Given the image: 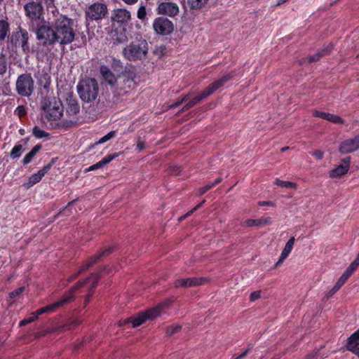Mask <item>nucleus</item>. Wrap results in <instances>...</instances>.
<instances>
[{"mask_svg":"<svg viewBox=\"0 0 359 359\" xmlns=\"http://www.w3.org/2000/svg\"><path fill=\"white\" fill-rule=\"evenodd\" d=\"M52 13L54 17L52 27L55 29L57 43L67 45L73 42L75 37L73 20L60 14L57 8H54Z\"/></svg>","mask_w":359,"mask_h":359,"instance_id":"1","label":"nucleus"},{"mask_svg":"<svg viewBox=\"0 0 359 359\" xmlns=\"http://www.w3.org/2000/svg\"><path fill=\"white\" fill-rule=\"evenodd\" d=\"M100 278L99 275L96 273H93L90 277L87 278L83 281H79L76 285L72 287L69 292L66 294L63 297H62L60 300L48 305L45 307L37 309L36 311L33 312L32 314H36V316H40L43 313H51L54 312L57 308L63 306L65 304H67L72 302L74 299L73 293L76 292L79 288L83 287L86 283H87L90 279H93L92 286L90 287V290L96 287L97 281Z\"/></svg>","mask_w":359,"mask_h":359,"instance_id":"2","label":"nucleus"},{"mask_svg":"<svg viewBox=\"0 0 359 359\" xmlns=\"http://www.w3.org/2000/svg\"><path fill=\"white\" fill-rule=\"evenodd\" d=\"M100 278L99 275L96 273H93L90 277L87 278L83 281H79L76 285L72 287L69 292L66 294L63 297H62L60 300L48 305L45 307L37 309L36 311L33 312L32 314H36V316H40L43 313H51L54 312L57 308L63 306L65 304H67L72 302L74 299L73 293L76 292L79 288L83 287L86 283H87L90 279H93L92 286L90 287V290L96 287L97 281Z\"/></svg>","mask_w":359,"mask_h":359,"instance_id":"3","label":"nucleus"},{"mask_svg":"<svg viewBox=\"0 0 359 359\" xmlns=\"http://www.w3.org/2000/svg\"><path fill=\"white\" fill-rule=\"evenodd\" d=\"M169 302L165 301L160 303L156 306L148 309L144 312H141L136 316H131L130 318L123 319L119 321V325L123 326L127 323H131L133 327H136L141 325L147 320H153L156 317L159 316L162 311L168 308Z\"/></svg>","mask_w":359,"mask_h":359,"instance_id":"4","label":"nucleus"},{"mask_svg":"<svg viewBox=\"0 0 359 359\" xmlns=\"http://www.w3.org/2000/svg\"><path fill=\"white\" fill-rule=\"evenodd\" d=\"M77 91L82 101L87 103L93 102L98 96V83L93 78L83 79L77 85Z\"/></svg>","mask_w":359,"mask_h":359,"instance_id":"5","label":"nucleus"},{"mask_svg":"<svg viewBox=\"0 0 359 359\" xmlns=\"http://www.w3.org/2000/svg\"><path fill=\"white\" fill-rule=\"evenodd\" d=\"M135 73L133 70L126 69L117 78L113 93L115 96L121 97L128 93L135 86Z\"/></svg>","mask_w":359,"mask_h":359,"instance_id":"6","label":"nucleus"},{"mask_svg":"<svg viewBox=\"0 0 359 359\" xmlns=\"http://www.w3.org/2000/svg\"><path fill=\"white\" fill-rule=\"evenodd\" d=\"M148 53V44L144 39L131 42L122 50L123 57L130 61L142 60Z\"/></svg>","mask_w":359,"mask_h":359,"instance_id":"7","label":"nucleus"},{"mask_svg":"<svg viewBox=\"0 0 359 359\" xmlns=\"http://www.w3.org/2000/svg\"><path fill=\"white\" fill-rule=\"evenodd\" d=\"M42 109L44 111V116L50 122L60 120L63 115L62 104L54 97L45 99Z\"/></svg>","mask_w":359,"mask_h":359,"instance_id":"8","label":"nucleus"},{"mask_svg":"<svg viewBox=\"0 0 359 359\" xmlns=\"http://www.w3.org/2000/svg\"><path fill=\"white\" fill-rule=\"evenodd\" d=\"M55 29L52 27V21L50 25H42L35 30L36 39L41 41L44 46H53L57 43Z\"/></svg>","mask_w":359,"mask_h":359,"instance_id":"9","label":"nucleus"},{"mask_svg":"<svg viewBox=\"0 0 359 359\" xmlns=\"http://www.w3.org/2000/svg\"><path fill=\"white\" fill-rule=\"evenodd\" d=\"M15 88L18 93L24 97H29L34 90V80L30 74L20 75L16 81Z\"/></svg>","mask_w":359,"mask_h":359,"instance_id":"10","label":"nucleus"},{"mask_svg":"<svg viewBox=\"0 0 359 359\" xmlns=\"http://www.w3.org/2000/svg\"><path fill=\"white\" fill-rule=\"evenodd\" d=\"M107 14V7L104 4L95 3L90 5L86 11V20L87 22L100 20Z\"/></svg>","mask_w":359,"mask_h":359,"instance_id":"11","label":"nucleus"},{"mask_svg":"<svg viewBox=\"0 0 359 359\" xmlns=\"http://www.w3.org/2000/svg\"><path fill=\"white\" fill-rule=\"evenodd\" d=\"M153 29L159 35L166 36L170 34L174 30V25L171 20L164 17L156 18L153 22Z\"/></svg>","mask_w":359,"mask_h":359,"instance_id":"12","label":"nucleus"},{"mask_svg":"<svg viewBox=\"0 0 359 359\" xmlns=\"http://www.w3.org/2000/svg\"><path fill=\"white\" fill-rule=\"evenodd\" d=\"M26 15L32 21H36L42 20L44 21L43 17V6L40 3L38 2H29L24 6Z\"/></svg>","mask_w":359,"mask_h":359,"instance_id":"13","label":"nucleus"},{"mask_svg":"<svg viewBox=\"0 0 359 359\" xmlns=\"http://www.w3.org/2000/svg\"><path fill=\"white\" fill-rule=\"evenodd\" d=\"M29 34L27 30L20 28L18 32L15 33L12 36V41L15 40V46H17L18 43L21 46L24 53H29L30 50L29 45L28 43L29 41Z\"/></svg>","mask_w":359,"mask_h":359,"instance_id":"14","label":"nucleus"},{"mask_svg":"<svg viewBox=\"0 0 359 359\" xmlns=\"http://www.w3.org/2000/svg\"><path fill=\"white\" fill-rule=\"evenodd\" d=\"M157 13L160 15L175 17L180 12L179 6L172 2H161L158 5Z\"/></svg>","mask_w":359,"mask_h":359,"instance_id":"15","label":"nucleus"},{"mask_svg":"<svg viewBox=\"0 0 359 359\" xmlns=\"http://www.w3.org/2000/svg\"><path fill=\"white\" fill-rule=\"evenodd\" d=\"M359 149V134L354 138L344 140L340 144L339 150L341 154H348Z\"/></svg>","mask_w":359,"mask_h":359,"instance_id":"16","label":"nucleus"},{"mask_svg":"<svg viewBox=\"0 0 359 359\" xmlns=\"http://www.w3.org/2000/svg\"><path fill=\"white\" fill-rule=\"evenodd\" d=\"M130 18V11L125 8L115 9L111 14V20L120 23L128 22Z\"/></svg>","mask_w":359,"mask_h":359,"instance_id":"17","label":"nucleus"},{"mask_svg":"<svg viewBox=\"0 0 359 359\" xmlns=\"http://www.w3.org/2000/svg\"><path fill=\"white\" fill-rule=\"evenodd\" d=\"M204 282H205V279L203 278L178 279L174 282V285L176 287H194V286L202 285Z\"/></svg>","mask_w":359,"mask_h":359,"instance_id":"18","label":"nucleus"},{"mask_svg":"<svg viewBox=\"0 0 359 359\" xmlns=\"http://www.w3.org/2000/svg\"><path fill=\"white\" fill-rule=\"evenodd\" d=\"M346 348L359 358V329L348 337Z\"/></svg>","mask_w":359,"mask_h":359,"instance_id":"19","label":"nucleus"},{"mask_svg":"<svg viewBox=\"0 0 359 359\" xmlns=\"http://www.w3.org/2000/svg\"><path fill=\"white\" fill-rule=\"evenodd\" d=\"M345 165H339L336 168L332 170L330 172V177L332 178L339 177L347 173L349 169L350 157L343 159Z\"/></svg>","mask_w":359,"mask_h":359,"instance_id":"20","label":"nucleus"},{"mask_svg":"<svg viewBox=\"0 0 359 359\" xmlns=\"http://www.w3.org/2000/svg\"><path fill=\"white\" fill-rule=\"evenodd\" d=\"M100 72L109 85L114 86L116 84L117 79L107 66L102 65L100 68Z\"/></svg>","mask_w":359,"mask_h":359,"instance_id":"21","label":"nucleus"},{"mask_svg":"<svg viewBox=\"0 0 359 359\" xmlns=\"http://www.w3.org/2000/svg\"><path fill=\"white\" fill-rule=\"evenodd\" d=\"M332 48H333V46L332 44L327 45L325 48L318 51L315 55H310V56L305 57L304 59V62L311 63L312 62H316V61L319 60L321 57L330 53Z\"/></svg>","mask_w":359,"mask_h":359,"instance_id":"22","label":"nucleus"},{"mask_svg":"<svg viewBox=\"0 0 359 359\" xmlns=\"http://www.w3.org/2000/svg\"><path fill=\"white\" fill-rule=\"evenodd\" d=\"M111 248H108L106 249H104L101 252H98L97 254L92 256L89 260L86 262V263L83 265L85 266V269L87 270L93 264H95L101 257L106 256L107 255L109 254L111 251Z\"/></svg>","mask_w":359,"mask_h":359,"instance_id":"23","label":"nucleus"},{"mask_svg":"<svg viewBox=\"0 0 359 359\" xmlns=\"http://www.w3.org/2000/svg\"><path fill=\"white\" fill-rule=\"evenodd\" d=\"M294 241H295L294 238L291 237L288 240V241L286 243L285 248L283 250V251L280 254V258L276 264L277 265L278 264L281 263L282 262H283L288 257V255H290V253L291 252V251L293 248Z\"/></svg>","mask_w":359,"mask_h":359,"instance_id":"24","label":"nucleus"},{"mask_svg":"<svg viewBox=\"0 0 359 359\" xmlns=\"http://www.w3.org/2000/svg\"><path fill=\"white\" fill-rule=\"evenodd\" d=\"M118 156V154H110L105 156L100 161L92 165L88 168L86 169L87 171H92L103 168L105 165L110 163L114 158Z\"/></svg>","mask_w":359,"mask_h":359,"instance_id":"25","label":"nucleus"},{"mask_svg":"<svg viewBox=\"0 0 359 359\" xmlns=\"http://www.w3.org/2000/svg\"><path fill=\"white\" fill-rule=\"evenodd\" d=\"M118 156V154H110L105 156L100 161L92 165L88 168L86 169L87 171H92L103 168L105 165L110 163L114 158Z\"/></svg>","mask_w":359,"mask_h":359,"instance_id":"26","label":"nucleus"},{"mask_svg":"<svg viewBox=\"0 0 359 359\" xmlns=\"http://www.w3.org/2000/svg\"><path fill=\"white\" fill-rule=\"evenodd\" d=\"M271 222V220L270 217H265L257 219H248L245 222V224L247 226H254L269 224Z\"/></svg>","mask_w":359,"mask_h":359,"instance_id":"27","label":"nucleus"},{"mask_svg":"<svg viewBox=\"0 0 359 359\" xmlns=\"http://www.w3.org/2000/svg\"><path fill=\"white\" fill-rule=\"evenodd\" d=\"M41 149V144H36L35 145L32 149L25 155V156L23 158V163L25 165H27L29 164L34 158V157L36 156V154H37V152H39L40 151V149Z\"/></svg>","mask_w":359,"mask_h":359,"instance_id":"28","label":"nucleus"},{"mask_svg":"<svg viewBox=\"0 0 359 359\" xmlns=\"http://www.w3.org/2000/svg\"><path fill=\"white\" fill-rule=\"evenodd\" d=\"M232 77H233V75L230 73L224 74L221 78L215 81L212 83V84H213L214 87L216 88V90H217L219 88L222 87L227 81H229L230 79H231Z\"/></svg>","mask_w":359,"mask_h":359,"instance_id":"29","label":"nucleus"},{"mask_svg":"<svg viewBox=\"0 0 359 359\" xmlns=\"http://www.w3.org/2000/svg\"><path fill=\"white\" fill-rule=\"evenodd\" d=\"M232 77H233V75L230 73L224 74L221 78L215 81L212 83V84H213L214 87L216 88V90H217L219 88L222 87L227 81H229L230 79H231Z\"/></svg>","mask_w":359,"mask_h":359,"instance_id":"30","label":"nucleus"},{"mask_svg":"<svg viewBox=\"0 0 359 359\" xmlns=\"http://www.w3.org/2000/svg\"><path fill=\"white\" fill-rule=\"evenodd\" d=\"M10 31L9 24L4 20H0V41H4Z\"/></svg>","mask_w":359,"mask_h":359,"instance_id":"31","label":"nucleus"},{"mask_svg":"<svg viewBox=\"0 0 359 359\" xmlns=\"http://www.w3.org/2000/svg\"><path fill=\"white\" fill-rule=\"evenodd\" d=\"M80 107L75 100H69L67 111L71 115H76L79 112Z\"/></svg>","mask_w":359,"mask_h":359,"instance_id":"32","label":"nucleus"},{"mask_svg":"<svg viewBox=\"0 0 359 359\" xmlns=\"http://www.w3.org/2000/svg\"><path fill=\"white\" fill-rule=\"evenodd\" d=\"M51 79L50 76L47 73H42L40 74V78L39 79V83L40 86H43V88L48 89L50 85Z\"/></svg>","mask_w":359,"mask_h":359,"instance_id":"33","label":"nucleus"},{"mask_svg":"<svg viewBox=\"0 0 359 359\" xmlns=\"http://www.w3.org/2000/svg\"><path fill=\"white\" fill-rule=\"evenodd\" d=\"M208 2V0H187V3L191 9H199Z\"/></svg>","mask_w":359,"mask_h":359,"instance_id":"34","label":"nucleus"},{"mask_svg":"<svg viewBox=\"0 0 359 359\" xmlns=\"http://www.w3.org/2000/svg\"><path fill=\"white\" fill-rule=\"evenodd\" d=\"M24 151L23 147L22 144H15L13 148L12 149L10 156L12 158H19L22 152Z\"/></svg>","mask_w":359,"mask_h":359,"instance_id":"35","label":"nucleus"},{"mask_svg":"<svg viewBox=\"0 0 359 359\" xmlns=\"http://www.w3.org/2000/svg\"><path fill=\"white\" fill-rule=\"evenodd\" d=\"M42 178L43 176L39 171L36 173L32 175L31 177L29 178L27 187L29 188L34 186L36 183L39 182Z\"/></svg>","mask_w":359,"mask_h":359,"instance_id":"36","label":"nucleus"},{"mask_svg":"<svg viewBox=\"0 0 359 359\" xmlns=\"http://www.w3.org/2000/svg\"><path fill=\"white\" fill-rule=\"evenodd\" d=\"M274 184L278 187H284V188H291V189H296L297 184L295 183H293L292 182L289 181H283L279 179H276Z\"/></svg>","mask_w":359,"mask_h":359,"instance_id":"37","label":"nucleus"},{"mask_svg":"<svg viewBox=\"0 0 359 359\" xmlns=\"http://www.w3.org/2000/svg\"><path fill=\"white\" fill-rule=\"evenodd\" d=\"M325 120H327L330 122L337 123V124L344 123V120L342 119V118H341L340 116H339L337 115L330 114V113H327Z\"/></svg>","mask_w":359,"mask_h":359,"instance_id":"38","label":"nucleus"},{"mask_svg":"<svg viewBox=\"0 0 359 359\" xmlns=\"http://www.w3.org/2000/svg\"><path fill=\"white\" fill-rule=\"evenodd\" d=\"M7 70V62L6 55L2 52H0V75L5 74Z\"/></svg>","mask_w":359,"mask_h":359,"instance_id":"39","label":"nucleus"},{"mask_svg":"<svg viewBox=\"0 0 359 359\" xmlns=\"http://www.w3.org/2000/svg\"><path fill=\"white\" fill-rule=\"evenodd\" d=\"M33 135L36 138H43V137H46L49 136V134L47 132L39 128L37 126H35L33 128Z\"/></svg>","mask_w":359,"mask_h":359,"instance_id":"40","label":"nucleus"},{"mask_svg":"<svg viewBox=\"0 0 359 359\" xmlns=\"http://www.w3.org/2000/svg\"><path fill=\"white\" fill-rule=\"evenodd\" d=\"M216 88L214 87L213 84L211 83L209 86H208L200 95L201 97L205 99L207 97L212 95L215 91H216Z\"/></svg>","mask_w":359,"mask_h":359,"instance_id":"41","label":"nucleus"},{"mask_svg":"<svg viewBox=\"0 0 359 359\" xmlns=\"http://www.w3.org/2000/svg\"><path fill=\"white\" fill-rule=\"evenodd\" d=\"M203 100V98L201 97V95L196 96L194 98H193L190 102H189L184 107V109H188L193 106L196 105L197 103H198L200 101Z\"/></svg>","mask_w":359,"mask_h":359,"instance_id":"42","label":"nucleus"},{"mask_svg":"<svg viewBox=\"0 0 359 359\" xmlns=\"http://www.w3.org/2000/svg\"><path fill=\"white\" fill-rule=\"evenodd\" d=\"M39 316H36V314H32V316L27 318L21 320L19 323V325L20 327L25 326L29 323H31L36 320L38 318Z\"/></svg>","mask_w":359,"mask_h":359,"instance_id":"43","label":"nucleus"},{"mask_svg":"<svg viewBox=\"0 0 359 359\" xmlns=\"http://www.w3.org/2000/svg\"><path fill=\"white\" fill-rule=\"evenodd\" d=\"M25 289V287L24 286L18 287V289L9 293V297L11 299H13L20 296L24 292Z\"/></svg>","mask_w":359,"mask_h":359,"instance_id":"44","label":"nucleus"},{"mask_svg":"<svg viewBox=\"0 0 359 359\" xmlns=\"http://www.w3.org/2000/svg\"><path fill=\"white\" fill-rule=\"evenodd\" d=\"M181 329V326L179 325H172L167 328V334L172 335L175 333L178 332Z\"/></svg>","mask_w":359,"mask_h":359,"instance_id":"45","label":"nucleus"},{"mask_svg":"<svg viewBox=\"0 0 359 359\" xmlns=\"http://www.w3.org/2000/svg\"><path fill=\"white\" fill-rule=\"evenodd\" d=\"M147 12H146V8L144 6H141L137 13V16L140 20H144L146 18Z\"/></svg>","mask_w":359,"mask_h":359,"instance_id":"46","label":"nucleus"},{"mask_svg":"<svg viewBox=\"0 0 359 359\" xmlns=\"http://www.w3.org/2000/svg\"><path fill=\"white\" fill-rule=\"evenodd\" d=\"M111 66L115 71H120L123 68L122 62L119 60L116 59L113 60Z\"/></svg>","mask_w":359,"mask_h":359,"instance_id":"47","label":"nucleus"},{"mask_svg":"<svg viewBox=\"0 0 359 359\" xmlns=\"http://www.w3.org/2000/svg\"><path fill=\"white\" fill-rule=\"evenodd\" d=\"M189 96V94H187L185 96H184L182 99L180 100H177L175 102H174L173 104H172L170 107V108H175L177 107H178L180 104H181L182 102H185L187 100L188 97Z\"/></svg>","mask_w":359,"mask_h":359,"instance_id":"48","label":"nucleus"},{"mask_svg":"<svg viewBox=\"0 0 359 359\" xmlns=\"http://www.w3.org/2000/svg\"><path fill=\"white\" fill-rule=\"evenodd\" d=\"M15 114L19 116L20 117L25 116L26 114V110L25 107L18 106L15 110Z\"/></svg>","mask_w":359,"mask_h":359,"instance_id":"49","label":"nucleus"},{"mask_svg":"<svg viewBox=\"0 0 359 359\" xmlns=\"http://www.w3.org/2000/svg\"><path fill=\"white\" fill-rule=\"evenodd\" d=\"M205 200H203V201H201L198 205H197L196 207H194L191 210L189 211L183 217H181L180 218V219H182L183 218H185L188 216H189L190 215H191L194 212H195L196 210H197L204 203H205Z\"/></svg>","mask_w":359,"mask_h":359,"instance_id":"50","label":"nucleus"},{"mask_svg":"<svg viewBox=\"0 0 359 359\" xmlns=\"http://www.w3.org/2000/svg\"><path fill=\"white\" fill-rule=\"evenodd\" d=\"M136 148L139 152L142 151L145 148L144 142L140 138H138L137 140Z\"/></svg>","mask_w":359,"mask_h":359,"instance_id":"51","label":"nucleus"},{"mask_svg":"<svg viewBox=\"0 0 359 359\" xmlns=\"http://www.w3.org/2000/svg\"><path fill=\"white\" fill-rule=\"evenodd\" d=\"M260 293L261 292L259 290L252 292L250 294V300L251 302H254V301L258 299L259 298H260Z\"/></svg>","mask_w":359,"mask_h":359,"instance_id":"52","label":"nucleus"},{"mask_svg":"<svg viewBox=\"0 0 359 359\" xmlns=\"http://www.w3.org/2000/svg\"><path fill=\"white\" fill-rule=\"evenodd\" d=\"M313 115L316 117H320L323 119H325L327 113L324 111H319L318 110H313Z\"/></svg>","mask_w":359,"mask_h":359,"instance_id":"53","label":"nucleus"},{"mask_svg":"<svg viewBox=\"0 0 359 359\" xmlns=\"http://www.w3.org/2000/svg\"><path fill=\"white\" fill-rule=\"evenodd\" d=\"M52 166V163H48L46 165L43 166V168L39 170V172L41 174V175L43 177L50 169Z\"/></svg>","mask_w":359,"mask_h":359,"instance_id":"54","label":"nucleus"},{"mask_svg":"<svg viewBox=\"0 0 359 359\" xmlns=\"http://www.w3.org/2000/svg\"><path fill=\"white\" fill-rule=\"evenodd\" d=\"M52 166V163H48L46 165L43 166V168L39 170V172L41 174V175L43 177L50 169Z\"/></svg>","mask_w":359,"mask_h":359,"instance_id":"55","label":"nucleus"},{"mask_svg":"<svg viewBox=\"0 0 359 359\" xmlns=\"http://www.w3.org/2000/svg\"><path fill=\"white\" fill-rule=\"evenodd\" d=\"M324 152L320 150H316L311 153V155L313 156L316 158L320 160L323 156Z\"/></svg>","mask_w":359,"mask_h":359,"instance_id":"56","label":"nucleus"},{"mask_svg":"<svg viewBox=\"0 0 359 359\" xmlns=\"http://www.w3.org/2000/svg\"><path fill=\"white\" fill-rule=\"evenodd\" d=\"M348 278L349 277L347 276L346 274H344L343 273L342 275L340 276V278L337 281V283H338V285H340L341 286H342Z\"/></svg>","mask_w":359,"mask_h":359,"instance_id":"57","label":"nucleus"},{"mask_svg":"<svg viewBox=\"0 0 359 359\" xmlns=\"http://www.w3.org/2000/svg\"><path fill=\"white\" fill-rule=\"evenodd\" d=\"M357 268H355L351 264L349 265V266L346 269V271L344 272V274H346L347 276L350 277L351 275L354 272V271Z\"/></svg>","mask_w":359,"mask_h":359,"instance_id":"58","label":"nucleus"},{"mask_svg":"<svg viewBox=\"0 0 359 359\" xmlns=\"http://www.w3.org/2000/svg\"><path fill=\"white\" fill-rule=\"evenodd\" d=\"M357 268H355L351 264L349 265V266L346 269V271L344 272V274H346L347 276L350 277L351 275L354 272V271Z\"/></svg>","mask_w":359,"mask_h":359,"instance_id":"59","label":"nucleus"},{"mask_svg":"<svg viewBox=\"0 0 359 359\" xmlns=\"http://www.w3.org/2000/svg\"><path fill=\"white\" fill-rule=\"evenodd\" d=\"M212 186L210 185V184H206L205 186L201 187L199 191H198V193L200 195H203L204 194L206 191H208L209 189H212Z\"/></svg>","mask_w":359,"mask_h":359,"instance_id":"60","label":"nucleus"},{"mask_svg":"<svg viewBox=\"0 0 359 359\" xmlns=\"http://www.w3.org/2000/svg\"><path fill=\"white\" fill-rule=\"evenodd\" d=\"M81 323V320L79 319H76L73 320L70 324H66L64 327L65 329L69 330L71 328V325H76Z\"/></svg>","mask_w":359,"mask_h":359,"instance_id":"61","label":"nucleus"},{"mask_svg":"<svg viewBox=\"0 0 359 359\" xmlns=\"http://www.w3.org/2000/svg\"><path fill=\"white\" fill-rule=\"evenodd\" d=\"M252 349V346H249L247 349H245L243 353L238 355L235 359H242L245 356L247 355L248 352Z\"/></svg>","mask_w":359,"mask_h":359,"instance_id":"62","label":"nucleus"},{"mask_svg":"<svg viewBox=\"0 0 359 359\" xmlns=\"http://www.w3.org/2000/svg\"><path fill=\"white\" fill-rule=\"evenodd\" d=\"M116 135V131L113 130V131H110L109 133H108L107 135H105L104 136V138L105 139L106 141H108L109 140H111V138H113Z\"/></svg>","mask_w":359,"mask_h":359,"instance_id":"63","label":"nucleus"},{"mask_svg":"<svg viewBox=\"0 0 359 359\" xmlns=\"http://www.w3.org/2000/svg\"><path fill=\"white\" fill-rule=\"evenodd\" d=\"M116 40L118 41V43H124L128 40V39L127 36L123 34L120 38H117Z\"/></svg>","mask_w":359,"mask_h":359,"instance_id":"64","label":"nucleus"}]
</instances>
